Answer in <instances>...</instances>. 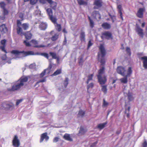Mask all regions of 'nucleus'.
<instances>
[{
	"label": "nucleus",
	"mask_w": 147,
	"mask_h": 147,
	"mask_svg": "<svg viewBox=\"0 0 147 147\" xmlns=\"http://www.w3.org/2000/svg\"><path fill=\"white\" fill-rule=\"evenodd\" d=\"M6 5V4L3 1H1L0 2V7L2 8L3 9H4L5 8V6Z\"/></svg>",
	"instance_id": "ea45409f"
},
{
	"label": "nucleus",
	"mask_w": 147,
	"mask_h": 147,
	"mask_svg": "<svg viewBox=\"0 0 147 147\" xmlns=\"http://www.w3.org/2000/svg\"><path fill=\"white\" fill-rule=\"evenodd\" d=\"M17 28H16L17 32L18 34L21 36L24 35V30H26L29 28L30 25L28 23H24L22 24L20 20H17Z\"/></svg>",
	"instance_id": "f03ea898"
},
{
	"label": "nucleus",
	"mask_w": 147,
	"mask_h": 147,
	"mask_svg": "<svg viewBox=\"0 0 147 147\" xmlns=\"http://www.w3.org/2000/svg\"><path fill=\"white\" fill-rule=\"evenodd\" d=\"M132 70L131 68V67H129L127 71V74L125 76L127 77H130L132 74Z\"/></svg>",
	"instance_id": "2f4dec72"
},
{
	"label": "nucleus",
	"mask_w": 147,
	"mask_h": 147,
	"mask_svg": "<svg viewBox=\"0 0 147 147\" xmlns=\"http://www.w3.org/2000/svg\"><path fill=\"white\" fill-rule=\"evenodd\" d=\"M38 1V0H30V3L31 4L34 5L36 4Z\"/></svg>",
	"instance_id": "09e8293b"
},
{
	"label": "nucleus",
	"mask_w": 147,
	"mask_h": 147,
	"mask_svg": "<svg viewBox=\"0 0 147 147\" xmlns=\"http://www.w3.org/2000/svg\"><path fill=\"white\" fill-rule=\"evenodd\" d=\"M34 55V53L32 51H29L26 52L22 51V56L24 57Z\"/></svg>",
	"instance_id": "aec40b11"
},
{
	"label": "nucleus",
	"mask_w": 147,
	"mask_h": 147,
	"mask_svg": "<svg viewBox=\"0 0 147 147\" xmlns=\"http://www.w3.org/2000/svg\"><path fill=\"white\" fill-rule=\"evenodd\" d=\"M52 65L53 64L52 63H50L48 68L46 69L47 70H49V71H50L52 67Z\"/></svg>",
	"instance_id": "bf43d9fd"
},
{
	"label": "nucleus",
	"mask_w": 147,
	"mask_h": 147,
	"mask_svg": "<svg viewBox=\"0 0 147 147\" xmlns=\"http://www.w3.org/2000/svg\"><path fill=\"white\" fill-rule=\"evenodd\" d=\"M63 32L65 34H66L67 33V32L65 28H64L63 29Z\"/></svg>",
	"instance_id": "774afa93"
},
{
	"label": "nucleus",
	"mask_w": 147,
	"mask_h": 147,
	"mask_svg": "<svg viewBox=\"0 0 147 147\" xmlns=\"http://www.w3.org/2000/svg\"><path fill=\"white\" fill-rule=\"evenodd\" d=\"M23 100V99H20L19 100H17L16 105V106H18L20 102H21Z\"/></svg>",
	"instance_id": "13d9d810"
},
{
	"label": "nucleus",
	"mask_w": 147,
	"mask_h": 147,
	"mask_svg": "<svg viewBox=\"0 0 147 147\" xmlns=\"http://www.w3.org/2000/svg\"><path fill=\"white\" fill-rule=\"evenodd\" d=\"M99 48L100 52H98V60H99V59H100V61L101 63V65L104 66L105 65L106 61L105 58L106 53V50L102 44L100 45Z\"/></svg>",
	"instance_id": "39448f33"
},
{
	"label": "nucleus",
	"mask_w": 147,
	"mask_h": 147,
	"mask_svg": "<svg viewBox=\"0 0 147 147\" xmlns=\"http://www.w3.org/2000/svg\"><path fill=\"white\" fill-rule=\"evenodd\" d=\"M102 36L107 40L112 39L113 37L112 34L108 31H105L102 33Z\"/></svg>",
	"instance_id": "9d476101"
},
{
	"label": "nucleus",
	"mask_w": 147,
	"mask_h": 147,
	"mask_svg": "<svg viewBox=\"0 0 147 147\" xmlns=\"http://www.w3.org/2000/svg\"><path fill=\"white\" fill-rule=\"evenodd\" d=\"M79 38L81 42H85V34L84 31H82L80 33Z\"/></svg>",
	"instance_id": "f3484780"
},
{
	"label": "nucleus",
	"mask_w": 147,
	"mask_h": 147,
	"mask_svg": "<svg viewBox=\"0 0 147 147\" xmlns=\"http://www.w3.org/2000/svg\"><path fill=\"white\" fill-rule=\"evenodd\" d=\"M94 86V84L93 83H90L87 86V92L89 93L88 89L90 88H92Z\"/></svg>",
	"instance_id": "4c0bfd02"
},
{
	"label": "nucleus",
	"mask_w": 147,
	"mask_h": 147,
	"mask_svg": "<svg viewBox=\"0 0 147 147\" xmlns=\"http://www.w3.org/2000/svg\"><path fill=\"white\" fill-rule=\"evenodd\" d=\"M107 123V122H106L103 123L99 124L97 125V127L100 129H102L105 127Z\"/></svg>",
	"instance_id": "393cba45"
},
{
	"label": "nucleus",
	"mask_w": 147,
	"mask_h": 147,
	"mask_svg": "<svg viewBox=\"0 0 147 147\" xmlns=\"http://www.w3.org/2000/svg\"><path fill=\"white\" fill-rule=\"evenodd\" d=\"M135 31L142 38H143L144 35L143 30L139 26H137L135 28Z\"/></svg>",
	"instance_id": "9b49d317"
},
{
	"label": "nucleus",
	"mask_w": 147,
	"mask_h": 147,
	"mask_svg": "<svg viewBox=\"0 0 147 147\" xmlns=\"http://www.w3.org/2000/svg\"><path fill=\"white\" fill-rule=\"evenodd\" d=\"M63 138L65 140L71 141H72V139L71 138L69 134H65L63 136Z\"/></svg>",
	"instance_id": "b1692460"
},
{
	"label": "nucleus",
	"mask_w": 147,
	"mask_h": 147,
	"mask_svg": "<svg viewBox=\"0 0 147 147\" xmlns=\"http://www.w3.org/2000/svg\"><path fill=\"white\" fill-rule=\"evenodd\" d=\"M86 131V130L81 127L79 131V133L81 134L82 135H83L85 133Z\"/></svg>",
	"instance_id": "e433bc0d"
},
{
	"label": "nucleus",
	"mask_w": 147,
	"mask_h": 147,
	"mask_svg": "<svg viewBox=\"0 0 147 147\" xmlns=\"http://www.w3.org/2000/svg\"><path fill=\"white\" fill-rule=\"evenodd\" d=\"M0 48L1 50L3 51L5 53H7V52L5 49V45H3V46H1L0 47Z\"/></svg>",
	"instance_id": "a18cd8bd"
},
{
	"label": "nucleus",
	"mask_w": 147,
	"mask_h": 147,
	"mask_svg": "<svg viewBox=\"0 0 147 147\" xmlns=\"http://www.w3.org/2000/svg\"><path fill=\"white\" fill-rule=\"evenodd\" d=\"M24 43L27 47H30L31 46V45L30 43L26 40L24 41Z\"/></svg>",
	"instance_id": "49530a36"
},
{
	"label": "nucleus",
	"mask_w": 147,
	"mask_h": 147,
	"mask_svg": "<svg viewBox=\"0 0 147 147\" xmlns=\"http://www.w3.org/2000/svg\"><path fill=\"white\" fill-rule=\"evenodd\" d=\"M49 139V137L47 136V133L45 132L42 134L40 136V142H42L45 139L46 141H47Z\"/></svg>",
	"instance_id": "f8f14e48"
},
{
	"label": "nucleus",
	"mask_w": 147,
	"mask_h": 147,
	"mask_svg": "<svg viewBox=\"0 0 147 147\" xmlns=\"http://www.w3.org/2000/svg\"><path fill=\"white\" fill-rule=\"evenodd\" d=\"M127 96L129 102L133 100H134V97L130 92H128Z\"/></svg>",
	"instance_id": "c756f323"
},
{
	"label": "nucleus",
	"mask_w": 147,
	"mask_h": 147,
	"mask_svg": "<svg viewBox=\"0 0 147 147\" xmlns=\"http://www.w3.org/2000/svg\"><path fill=\"white\" fill-rule=\"evenodd\" d=\"M78 3L80 5H87V2L86 1H84L83 0H77Z\"/></svg>",
	"instance_id": "7c9ffc66"
},
{
	"label": "nucleus",
	"mask_w": 147,
	"mask_h": 147,
	"mask_svg": "<svg viewBox=\"0 0 147 147\" xmlns=\"http://www.w3.org/2000/svg\"><path fill=\"white\" fill-rule=\"evenodd\" d=\"M47 70L46 69H44V71H43L40 74V78H42L45 75L46 71Z\"/></svg>",
	"instance_id": "c03bdc74"
},
{
	"label": "nucleus",
	"mask_w": 147,
	"mask_h": 147,
	"mask_svg": "<svg viewBox=\"0 0 147 147\" xmlns=\"http://www.w3.org/2000/svg\"><path fill=\"white\" fill-rule=\"evenodd\" d=\"M141 59L142 61L143 67L145 69H147V56L142 57Z\"/></svg>",
	"instance_id": "dca6fc26"
},
{
	"label": "nucleus",
	"mask_w": 147,
	"mask_h": 147,
	"mask_svg": "<svg viewBox=\"0 0 147 147\" xmlns=\"http://www.w3.org/2000/svg\"><path fill=\"white\" fill-rule=\"evenodd\" d=\"M120 80L122 83L126 84L128 82L127 77L125 76V77L121 78Z\"/></svg>",
	"instance_id": "cd10ccee"
},
{
	"label": "nucleus",
	"mask_w": 147,
	"mask_h": 147,
	"mask_svg": "<svg viewBox=\"0 0 147 147\" xmlns=\"http://www.w3.org/2000/svg\"><path fill=\"white\" fill-rule=\"evenodd\" d=\"M85 114V111H84L82 110H80L79 111L78 116V117H83L84 116Z\"/></svg>",
	"instance_id": "c85d7f7f"
},
{
	"label": "nucleus",
	"mask_w": 147,
	"mask_h": 147,
	"mask_svg": "<svg viewBox=\"0 0 147 147\" xmlns=\"http://www.w3.org/2000/svg\"><path fill=\"white\" fill-rule=\"evenodd\" d=\"M30 42L33 45V46L37 48H40L43 47L45 46L42 45H38V42L35 40L33 39Z\"/></svg>",
	"instance_id": "2eb2a0df"
},
{
	"label": "nucleus",
	"mask_w": 147,
	"mask_h": 147,
	"mask_svg": "<svg viewBox=\"0 0 147 147\" xmlns=\"http://www.w3.org/2000/svg\"><path fill=\"white\" fill-rule=\"evenodd\" d=\"M59 140V138L57 137H55L53 140V142H57Z\"/></svg>",
	"instance_id": "052dcab7"
},
{
	"label": "nucleus",
	"mask_w": 147,
	"mask_h": 147,
	"mask_svg": "<svg viewBox=\"0 0 147 147\" xmlns=\"http://www.w3.org/2000/svg\"><path fill=\"white\" fill-rule=\"evenodd\" d=\"M107 85L101 86V90L104 94H106L107 92Z\"/></svg>",
	"instance_id": "f704fd0d"
},
{
	"label": "nucleus",
	"mask_w": 147,
	"mask_h": 147,
	"mask_svg": "<svg viewBox=\"0 0 147 147\" xmlns=\"http://www.w3.org/2000/svg\"><path fill=\"white\" fill-rule=\"evenodd\" d=\"M105 67L103 66L98 71L97 76L98 82L100 85L105 84L107 81V76L105 75Z\"/></svg>",
	"instance_id": "20e7f679"
},
{
	"label": "nucleus",
	"mask_w": 147,
	"mask_h": 147,
	"mask_svg": "<svg viewBox=\"0 0 147 147\" xmlns=\"http://www.w3.org/2000/svg\"><path fill=\"white\" fill-rule=\"evenodd\" d=\"M46 80L45 78H44L40 80L36 83L35 86L37 84L39 83L45 82L46 81Z\"/></svg>",
	"instance_id": "de8ad7c7"
},
{
	"label": "nucleus",
	"mask_w": 147,
	"mask_h": 147,
	"mask_svg": "<svg viewBox=\"0 0 147 147\" xmlns=\"http://www.w3.org/2000/svg\"><path fill=\"white\" fill-rule=\"evenodd\" d=\"M130 107H129V106L128 107L127 109H125V111L126 112H127V111L128 112V113H129V111H130Z\"/></svg>",
	"instance_id": "69168bd1"
},
{
	"label": "nucleus",
	"mask_w": 147,
	"mask_h": 147,
	"mask_svg": "<svg viewBox=\"0 0 147 147\" xmlns=\"http://www.w3.org/2000/svg\"><path fill=\"white\" fill-rule=\"evenodd\" d=\"M49 54L52 57L53 59H57V60L59 59V57L57 56V54L55 53L50 52Z\"/></svg>",
	"instance_id": "4be33fe9"
},
{
	"label": "nucleus",
	"mask_w": 147,
	"mask_h": 147,
	"mask_svg": "<svg viewBox=\"0 0 147 147\" xmlns=\"http://www.w3.org/2000/svg\"><path fill=\"white\" fill-rule=\"evenodd\" d=\"M59 35L57 34H55L51 38V40L53 41H55L59 38Z\"/></svg>",
	"instance_id": "72a5a7b5"
},
{
	"label": "nucleus",
	"mask_w": 147,
	"mask_h": 147,
	"mask_svg": "<svg viewBox=\"0 0 147 147\" xmlns=\"http://www.w3.org/2000/svg\"><path fill=\"white\" fill-rule=\"evenodd\" d=\"M117 8L118 9V12L121 11H122V6L121 5H118L117 7Z\"/></svg>",
	"instance_id": "864d4df0"
},
{
	"label": "nucleus",
	"mask_w": 147,
	"mask_h": 147,
	"mask_svg": "<svg viewBox=\"0 0 147 147\" xmlns=\"http://www.w3.org/2000/svg\"><path fill=\"white\" fill-rule=\"evenodd\" d=\"M42 3L43 4L46 3L45 1H47L49 4L50 7L54 10H56L57 6V3L52 0H40Z\"/></svg>",
	"instance_id": "423d86ee"
},
{
	"label": "nucleus",
	"mask_w": 147,
	"mask_h": 147,
	"mask_svg": "<svg viewBox=\"0 0 147 147\" xmlns=\"http://www.w3.org/2000/svg\"><path fill=\"white\" fill-rule=\"evenodd\" d=\"M24 35L25 36L26 39L27 40L31 39L32 36V34L31 32V30L25 32H24Z\"/></svg>",
	"instance_id": "a211bd4d"
},
{
	"label": "nucleus",
	"mask_w": 147,
	"mask_h": 147,
	"mask_svg": "<svg viewBox=\"0 0 147 147\" xmlns=\"http://www.w3.org/2000/svg\"><path fill=\"white\" fill-rule=\"evenodd\" d=\"M88 18L90 22V27L92 28L94 27V23L93 21L91 19L90 16H88Z\"/></svg>",
	"instance_id": "473e14b6"
},
{
	"label": "nucleus",
	"mask_w": 147,
	"mask_h": 147,
	"mask_svg": "<svg viewBox=\"0 0 147 147\" xmlns=\"http://www.w3.org/2000/svg\"><path fill=\"white\" fill-rule=\"evenodd\" d=\"M0 31L3 34L7 33L8 29L5 24H2L0 26Z\"/></svg>",
	"instance_id": "ddd939ff"
},
{
	"label": "nucleus",
	"mask_w": 147,
	"mask_h": 147,
	"mask_svg": "<svg viewBox=\"0 0 147 147\" xmlns=\"http://www.w3.org/2000/svg\"><path fill=\"white\" fill-rule=\"evenodd\" d=\"M109 15L111 19L112 22L114 23L116 20V17L114 15H111L110 13L109 14Z\"/></svg>",
	"instance_id": "58836bf2"
},
{
	"label": "nucleus",
	"mask_w": 147,
	"mask_h": 147,
	"mask_svg": "<svg viewBox=\"0 0 147 147\" xmlns=\"http://www.w3.org/2000/svg\"><path fill=\"white\" fill-rule=\"evenodd\" d=\"M101 26L105 29H109L111 28L110 25L107 22L103 23L102 24Z\"/></svg>",
	"instance_id": "412c9836"
},
{
	"label": "nucleus",
	"mask_w": 147,
	"mask_h": 147,
	"mask_svg": "<svg viewBox=\"0 0 147 147\" xmlns=\"http://www.w3.org/2000/svg\"><path fill=\"white\" fill-rule=\"evenodd\" d=\"M93 45V43L91 42V40H90L88 42L87 49H88L89 48L92 46Z\"/></svg>",
	"instance_id": "3c124183"
},
{
	"label": "nucleus",
	"mask_w": 147,
	"mask_h": 147,
	"mask_svg": "<svg viewBox=\"0 0 147 147\" xmlns=\"http://www.w3.org/2000/svg\"><path fill=\"white\" fill-rule=\"evenodd\" d=\"M121 132V130H117L116 131V134L117 135L119 134Z\"/></svg>",
	"instance_id": "338daca9"
},
{
	"label": "nucleus",
	"mask_w": 147,
	"mask_h": 147,
	"mask_svg": "<svg viewBox=\"0 0 147 147\" xmlns=\"http://www.w3.org/2000/svg\"><path fill=\"white\" fill-rule=\"evenodd\" d=\"M46 11L49 17V18L51 21L54 24H56L57 28L56 30L58 32H59L61 30V25L60 24L57 23V19L55 16H53V11L52 9L48 8L46 9Z\"/></svg>",
	"instance_id": "7ed1b4c3"
},
{
	"label": "nucleus",
	"mask_w": 147,
	"mask_h": 147,
	"mask_svg": "<svg viewBox=\"0 0 147 147\" xmlns=\"http://www.w3.org/2000/svg\"><path fill=\"white\" fill-rule=\"evenodd\" d=\"M94 76V74H92L89 75L88 76V79L86 81L87 84H88L89 81L92 80L93 77Z\"/></svg>",
	"instance_id": "c9c22d12"
},
{
	"label": "nucleus",
	"mask_w": 147,
	"mask_h": 147,
	"mask_svg": "<svg viewBox=\"0 0 147 147\" xmlns=\"http://www.w3.org/2000/svg\"><path fill=\"white\" fill-rule=\"evenodd\" d=\"M11 54L16 55H19L20 54H22V51H19L17 50H13L11 51Z\"/></svg>",
	"instance_id": "bb28decb"
},
{
	"label": "nucleus",
	"mask_w": 147,
	"mask_h": 147,
	"mask_svg": "<svg viewBox=\"0 0 147 147\" xmlns=\"http://www.w3.org/2000/svg\"><path fill=\"white\" fill-rule=\"evenodd\" d=\"M144 11V8H140L139 9L136 14L137 16L140 18H143Z\"/></svg>",
	"instance_id": "4468645a"
},
{
	"label": "nucleus",
	"mask_w": 147,
	"mask_h": 147,
	"mask_svg": "<svg viewBox=\"0 0 147 147\" xmlns=\"http://www.w3.org/2000/svg\"><path fill=\"white\" fill-rule=\"evenodd\" d=\"M143 147H146L147 146V142L146 141L144 142L143 144Z\"/></svg>",
	"instance_id": "0e129e2a"
},
{
	"label": "nucleus",
	"mask_w": 147,
	"mask_h": 147,
	"mask_svg": "<svg viewBox=\"0 0 147 147\" xmlns=\"http://www.w3.org/2000/svg\"><path fill=\"white\" fill-rule=\"evenodd\" d=\"M116 70L117 73L123 76H125L126 70L124 67L121 66H118L117 67Z\"/></svg>",
	"instance_id": "1a4fd4ad"
},
{
	"label": "nucleus",
	"mask_w": 147,
	"mask_h": 147,
	"mask_svg": "<svg viewBox=\"0 0 147 147\" xmlns=\"http://www.w3.org/2000/svg\"><path fill=\"white\" fill-rule=\"evenodd\" d=\"M3 14L4 16L7 15L8 14V11L5 8L3 9Z\"/></svg>",
	"instance_id": "8fccbe9b"
},
{
	"label": "nucleus",
	"mask_w": 147,
	"mask_h": 147,
	"mask_svg": "<svg viewBox=\"0 0 147 147\" xmlns=\"http://www.w3.org/2000/svg\"><path fill=\"white\" fill-rule=\"evenodd\" d=\"M62 72L61 69H57L52 75V76H55L61 74Z\"/></svg>",
	"instance_id": "a878e982"
},
{
	"label": "nucleus",
	"mask_w": 147,
	"mask_h": 147,
	"mask_svg": "<svg viewBox=\"0 0 147 147\" xmlns=\"http://www.w3.org/2000/svg\"><path fill=\"white\" fill-rule=\"evenodd\" d=\"M119 16H120V18L121 19V20L122 21H123V13H122V11H119Z\"/></svg>",
	"instance_id": "4d7b16f0"
},
{
	"label": "nucleus",
	"mask_w": 147,
	"mask_h": 147,
	"mask_svg": "<svg viewBox=\"0 0 147 147\" xmlns=\"http://www.w3.org/2000/svg\"><path fill=\"white\" fill-rule=\"evenodd\" d=\"M83 63V58L81 57L78 61V63L80 65H82Z\"/></svg>",
	"instance_id": "5fc2aeb1"
},
{
	"label": "nucleus",
	"mask_w": 147,
	"mask_h": 147,
	"mask_svg": "<svg viewBox=\"0 0 147 147\" xmlns=\"http://www.w3.org/2000/svg\"><path fill=\"white\" fill-rule=\"evenodd\" d=\"M108 105V103L105 100V99L104 98L103 100L102 107H105L107 106Z\"/></svg>",
	"instance_id": "37998d69"
},
{
	"label": "nucleus",
	"mask_w": 147,
	"mask_h": 147,
	"mask_svg": "<svg viewBox=\"0 0 147 147\" xmlns=\"http://www.w3.org/2000/svg\"><path fill=\"white\" fill-rule=\"evenodd\" d=\"M67 39H66V36L65 35V38H64V41L63 42V45H66L67 44Z\"/></svg>",
	"instance_id": "680f3d73"
},
{
	"label": "nucleus",
	"mask_w": 147,
	"mask_h": 147,
	"mask_svg": "<svg viewBox=\"0 0 147 147\" xmlns=\"http://www.w3.org/2000/svg\"><path fill=\"white\" fill-rule=\"evenodd\" d=\"M39 27L41 30H45L47 27V25L45 23L41 22L39 26Z\"/></svg>",
	"instance_id": "5701e85b"
},
{
	"label": "nucleus",
	"mask_w": 147,
	"mask_h": 147,
	"mask_svg": "<svg viewBox=\"0 0 147 147\" xmlns=\"http://www.w3.org/2000/svg\"><path fill=\"white\" fill-rule=\"evenodd\" d=\"M13 145L15 147H19L20 145V141L17 135H15L12 141Z\"/></svg>",
	"instance_id": "6e6552de"
},
{
	"label": "nucleus",
	"mask_w": 147,
	"mask_h": 147,
	"mask_svg": "<svg viewBox=\"0 0 147 147\" xmlns=\"http://www.w3.org/2000/svg\"><path fill=\"white\" fill-rule=\"evenodd\" d=\"M28 78L27 77H22L18 81L17 84L12 86L11 88L8 89V90L10 91H14L20 89L24 86V83L28 81Z\"/></svg>",
	"instance_id": "f257e3e1"
},
{
	"label": "nucleus",
	"mask_w": 147,
	"mask_h": 147,
	"mask_svg": "<svg viewBox=\"0 0 147 147\" xmlns=\"http://www.w3.org/2000/svg\"><path fill=\"white\" fill-rule=\"evenodd\" d=\"M127 53L129 56H130L131 54V50L130 48L129 47H126V48Z\"/></svg>",
	"instance_id": "a19ab883"
},
{
	"label": "nucleus",
	"mask_w": 147,
	"mask_h": 147,
	"mask_svg": "<svg viewBox=\"0 0 147 147\" xmlns=\"http://www.w3.org/2000/svg\"><path fill=\"white\" fill-rule=\"evenodd\" d=\"M19 17L21 19L20 20V21H22L23 20L24 15L22 13H19Z\"/></svg>",
	"instance_id": "6e6d98bb"
},
{
	"label": "nucleus",
	"mask_w": 147,
	"mask_h": 147,
	"mask_svg": "<svg viewBox=\"0 0 147 147\" xmlns=\"http://www.w3.org/2000/svg\"><path fill=\"white\" fill-rule=\"evenodd\" d=\"M41 55L45 57L47 59H49V55L47 53H43L41 54Z\"/></svg>",
	"instance_id": "603ef678"
},
{
	"label": "nucleus",
	"mask_w": 147,
	"mask_h": 147,
	"mask_svg": "<svg viewBox=\"0 0 147 147\" xmlns=\"http://www.w3.org/2000/svg\"><path fill=\"white\" fill-rule=\"evenodd\" d=\"M68 79L67 78H66L64 82V85L65 88H66L68 84Z\"/></svg>",
	"instance_id": "79ce46f5"
},
{
	"label": "nucleus",
	"mask_w": 147,
	"mask_h": 147,
	"mask_svg": "<svg viewBox=\"0 0 147 147\" xmlns=\"http://www.w3.org/2000/svg\"><path fill=\"white\" fill-rule=\"evenodd\" d=\"M92 15L95 17H97L98 19L100 20L101 19V16L98 11H94L92 12Z\"/></svg>",
	"instance_id": "6ab92c4d"
},
{
	"label": "nucleus",
	"mask_w": 147,
	"mask_h": 147,
	"mask_svg": "<svg viewBox=\"0 0 147 147\" xmlns=\"http://www.w3.org/2000/svg\"><path fill=\"white\" fill-rule=\"evenodd\" d=\"M102 2L101 0H95L93 3L94 6L93 7L94 9H99L102 6Z\"/></svg>",
	"instance_id": "0eeeda50"
},
{
	"label": "nucleus",
	"mask_w": 147,
	"mask_h": 147,
	"mask_svg": "<svg viewBox=\"0 0 147 147\" xmlns=\"http://www.w3.org/2000/svg\"><path fill=\"white\" fill-rule=\"evenodd\" d=\"M6 42V40L5 39L1 41V44L3 45H5Z\"/></svg>",
	"instance_id": "e2e57ef3"
}]
</instances>
